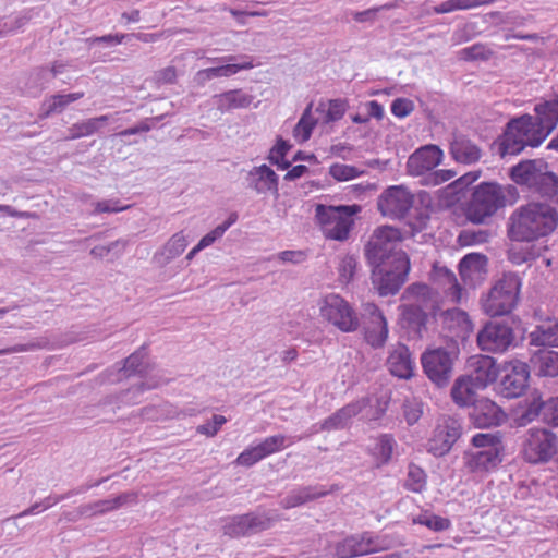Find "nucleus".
Listing matches in <instances>:
<instances>
[{
	"instance_id": "4be33fe9",
	"label": "nucleus",
	"mask_w": 558,
	"mask_h": 558,
	"mask_svg": "<svg viewBox=\"0 0 558 558\" xmlns=\"http://www.w3.org/2000/svg\"><path fill=\"white\" fill-rule=\"evenodd\" d=\"M534 111L533 126L538 135L537 142L543 143L558 124V94L535 105Z\"/></svg>"
},
{
	"instance_id": "3c124183",
	"label": "nucleus",
	"mask_w": 558,
	"mask_h": 558,
	"mask_svg": "<svg viewBox=\"0 0 558 558\" xmlns=\"http://www.w3.org/2000/svg\"><path fill=\"white\" fill-rule=\"evenodd\" d=\"M363 171L359 168L344 163H333L329 168V174L337 181H349L360 177Z\"/></svg>"
},
{
	"instance_id": "37998d69",
	"label": "nucleus",
	"mask_w": 558,
	"mask_h": 558,
	"mask_svg": "<svg viewBox=\"0 0 558 558\" xmlns=\"http://www.w3.org/2000/svg\"><path fill=\"white\" fill-rule=\"evenodd\" d=\"M395 446L396 441L391 435L383 434L376 439L371 451L378 466L390 461Z\"/></svg>"
},
{
	"instance_id": "58836bf2",
	"label": "nucleus",
	"mask_w": 558,
	"mask_h": 558,
	"mask_svg": "<svg viewBox=\"0 0 558 558\" xmlns=\"http://www.w3.org/2000/svg\"><path fill=\"white\" fill-rule=\"evenodd\" d=\"M434 271L439 283L442 284L446 296L453 303H461L463 289L458 283L456 275L446 267L435 268Z\"/></svg>"
},
{
	"instance_id": "c756f323",
	"label": "nucleus",
	"mask_w": 558,
	"mask_h": 558,
	"mask_svg": "<svg viewBox=\"0 0 558 558\" xmlns=\"http://www.w3.org/2000/svg\"><path fill=\"white\" fill-rule=\"evenodd\" d=\"M449 153L452 159L459 163L473 165L482 158V149L470 138L462 134L453 136Z\"/></svg>"
},
{
	"instance_id": "e2e57ef3",
	"label": "nucleus",
	"mask_w": 558,
	"mask_h": 558,
	"mask_svg": "<svg viewBox=\"0 0 558 558\" xmlns=\"http://www.w3.org/2000/svg\"><path fill=\"white\" fill-rule=\"evenodd\" d=\"M545 422L558 427V397L549 398L545 401Z\"/></svg>"
},
{
	"instance_id": "49530a36",
	"label": "nucleus",
	"mask_w": 558,
	"mask_h": 558,
	"mask_svg": "<svg viewBox=\"0 0 558 558\" xmlns=\"http://www.w3.org/2000/svg\"><path fill=\"white\" fill-rule=\"evenodd\" d=\"M403 486L413 493H422L426 488L425 471L415 464H410Z\"/></svg>"
},
{
	"instance_id": "c9c22d12",
	"label": "nucleus",
	"mask_w": 558,
	"mask_h": 558,
	"mask_svg": "<svg viewBox=\"0 0 558 558\" xmlns=\"http://www.w3.org/2000/svg\"><path fill=\"white\" fill-rule=\"evenodd\" d=\"M541 415L545 421V401L542 400L538 392H533L524 400V405L517 414L515 422L519 426H526Z\"/></svg>"
},
{
	"instance_id": "680f3d73",
	"label": "nucleus",
	"mask_w": 558,
	"mask_h": 558,
	"mask_svg": "<svg viewBox=\"0 0 558 558\" xmlns=\"http://www.w3.org/2000/svg\"><path fill=\"white\" fill-rule=\"evenodd\" d=\"M463 57L466 60H486L490 51L482 44H474L462 50Z\"/></svg>"
},
{
	"instance_id": "1a4fd4ad",
	"label": "nucleus",
	"mask_w": 558,
	"mask_h": 558,
	"mask_svg": "<svg viewBox=\"0 0 558 558\" xmlns=\"http://www.w3.org/2000/svg\"><path fill=\"white\" fill-rule=\"evenodd\" d=\"M402 235L399 229L390 226H381L374 230L365 245V257L368 264L376 265L387 260H395V255L404 253L398 250Z\"/></svg>"
},
{
	"instance_id": "2eb2a0df",
	"label": "nucleus",
	"mask_w": 558,
	"mask_h": 558,
	"mask_svg": "<svg viewBox=\"0 0 558 558\" xmlns=\"http://www.w3.org/2000/svg\"><path fill=\"white\" fill-rule=\"evenodd\" d=\"M462 434L460 420L444 415L437 420L432 437L427 441V451L435 457L447 454Z\"/></svg>"
},
{
	"instance_id": "393cba45",
	"label": "nucleus",
	"mask_w": 558,
	"mask_h": 558,
	"mask_svg": "<svg viewBox=\"0 0 558 558\" xmlns=\"http://www.w3.org/2000/svg\"><path fill=\"white\" fill-rule=\"evenodd\" d=\"M471 417L477 427L488 428L500 425L506 414L494 401L483 398L473 405Z\"/></svg>"
},
{
	"instance_id": "a19ab883",
	"label": "nucleus",
	"mask_w": 558,
	"mask_h": 558,
	"mask_svg": "<svg viewBox=\"0 0 558 558\" xmlns=\"http://www.w3.org/2000/svg\"><path fill=\"white\" fill-rule=\"evenodd\" d=\"M531 192L558 203V175L545 168Z\"/></svg>"
},
{
	"instance_id": "ddd939ff",
	"label": "nucleus",
	"mask_w": 558,
	"mask_h": 558,
	"mask_svg": "<svg viewBox=\"0 0 558 558\" xmlns=\"http://www.w3.org/2000/svg\"><path fill=\"white\" fill-rule=\"evenodd\" d=\"M303 438V436L288 437L281 434L266 437L260 442L250 446L244 451H242L238 456L235 463L250 468L260 460L283 450L286 447L301 441Z\"/></svg>"
},
{
	"instance_id": "338daca9",
	"label": "nucleus",
	"mask_w": 558,
	"mask_h": 558,
	"mask_svg": "<svg viewBox=\"0 0 558 558\" xmlns=\"http://www.w3.org/2000/svg\"><path fill=\"white\" fill-rule=\"evenodd\" d=\"M28 23V17L19 15L7 21H0L4 35L22 29Z\"/></svg>"
},
{
	"instance_id": "412c9836",
	"label": "nucleus",
	"mask_w": 558,
	"mask_h": 558,
	"mask_svg": "<svg viewBox=\"0 0 558 558\" xmlns=\"http://www.w3.org/2000/svg\"><path fill=\"white\" fill-rule=\"evenodd\" d=\"M366 398L350 402L325 418L323 422L312 426V434L318 432H332L344 429L350 426L352 418L355 417L367 405Z\"/></svg>"
},
{
	"instance_id": "6ab92c4d",
	"label": "nucleus",
	"mask_w": 558,
	"mask_h": 558,
	"mask_svg": "<svg viewBox=\"0 0 558 558\" xmlns=\"http://www.w3.org/2000/svg\"><path fill=\"white\" fill-rule=\"evenodd\" d=\"M364 338L374 349L383 348L387 341L389 329L386 317L374 303L364 304Z\"/></svg>"
},
{
	"instance_id": "f704fd0d",
	"label": "nucleus",
	"mask_w": 558,
	"mask_h": 558,
	"mask_svg": "<svg viewBox=\"0 0 558 558\" xmlns=\"http://www.w3.org/2000/svg\"><path fill=\"white\" fill-rule=\"evenodd\" d=\"M187 243L183 232L173 234L167 243L154 254V260L161 266L169 264L185 251Z\"/></svg>"
},
{
	"instance_id": "4c0bfd02",
	"label": "nucleus",
	"mask_w": 558,
	"mask_h": 558,
	"mask_svg": "<svg viewBox=\"0 0 558 558\" xmlns=\"http://www.w3.org/2000/svg\"><path fill=\"white\" fill-rule=\"evenodd\" d=\"M84 97L83 92L70 94H56L47 98L41 106L40 118L45 119L53 113L62 112L68 105Z\"/></svg>"
},
{
	"instance_id": "39448f33",
	"label": "nucleus",
	"mask_w": 558,
	"mask_h": 558,
	"mask_svg": "<svg viewBox=\"0 0 558 558\" xmlns=\"http://www.w3.org/2000/svg\"><path fill=\"white\" fill-rule=\"evenodd\" d=\"M521 278L514 272L505 274L482 298L483 311L492 316L509 314L518 304Z\"/></svg>"
},
{
	"instance_id": "4d7b16f0",
	"label": "nucleus",
	"mask_w": 558,
	"mask_h": 558,
	"mask_svg": "<svg viewBox=\"0 0 558 558\" xmlns=\"http://www.w3.org/2000/svg\"><path fill=\"white\" fill-rule=\"evenodd\" d=\"M418 522L436 532L445 531L450 526L449 519L435 514L424 515Z\"/></svg>"
},
{
	"instance_id": "f8f14e48",
	"label": "nucleus",
	"mask_w": 558,
	"mask_h": 558,
	"mask_svg": "<svg viewBox=\"0 0 558 558\" xmlns=\"http://www.w3.org/2000/svg\"><path fill=\"white\" fill-rule=\"evenodd\" d=\"M454 359L452 351L439 347L426 350L421 356V363L430 381L444 387L451 379Z\"/></svg>"
},
{
	"instance_id": "69168bd1",
	"label": "nucleus",
	"mask_w": 558,
	"mask_h": 558,
	"mask_svg": "<svg viewBox=\"0 0 558 558\" xmlns=\"http://www.w3.org/2000/svg\"><path fill=\"white\" fill-rule=\"evenodd\" d=\"M456 174L457 173L452 170L433 171L425 178V183L427 185H434V186L439 185V184H442V183L451 180L453 177H456Z\"/></svg>"
},
{
	"instance_id": "f257e3e1",
	"label": "nucleus",
	"mask_w": 558,
	"mask_h": 558,
	"mask_svg": "<svg viewBox=\"0 0 558 558\" xmlns=\"http://www.w3.org/2000/svg\"><path fill=\"white\" fill-rule=\"evenodd\" d=\"M558 226V211L555 207L531 202L518 207L509 217L507 233L511 241L533 242L553 233Z\"/></svg>"
},
{
	"instance_id": "6e6552de",
	"label": "nucleus",
	"mask_w": 558,
	"mask_h": 558,
	"mask_svg": "<svg viewBox=\"0 0 558 558\" xmlns=\"http://www.w3.org/2000/svg\"><path fill=\"white\" fill-rule=\"evenodd\" d=\"M506 206V195L497 183L484 182L474 190L466 208V217L474 223H483L487 218Z\"/></svg>"
},
{
	"instance_id": "c85d7f7f",
	"label": "nucleus",
	"mask_w": 558,
	"mask_h": 558,
	"mask_svg": "<svg viewBox=\"0 0 558 558\" xmlns=\"http://www.w3.org/2000/svg\"><path fill=\"white\" fill-rule=\"evenodd\" d=\"M253 95L244 92L241 88L230 89L211 97L213 106L221 113L229 112L235 109H245L253 102Z\"/></svg>"
},
{
	"instance_id": "f3484780",
	"label": "nucleus",
	"mask_w": 558,
	"mask_h": 558,
	"mask_svg": "<svg viewBox=\"0 0 558 558\" xmlns=\"http://www.w3.org/2000/svg\"><path fill=\"white\" fill-rule=\"evenodd\" d=\"M414 203L413 194L404 186L393 185L386 189L377 201L378 210L391 219L404 218Z\"/></svg>"
},
{
	"instance_id": "c03bdc74",
	"label": "nucleus",
	"mask_w": 558,
	"mask_h": 558,
	"mask_svg": "<svg viewBox=\"0 0 558 558\" xmlns=\"http://www.w3.org/2000/svg\"><path fill=\"white\" fill-rule=\"evenodd\" d=\"M317 124V119L312 113V104H310L302 113L299 122L294 126L293 136L300 143L310 140L314 128Z\"/></svg>"
},
{
	"instance_id": "6e6d98bb",
	"label": "nucleus",
	"mask_w": 558,
	"mask_h": 558,
	"mask_svg": "<svg viewBox=\"0 0 558 558\" xmlns=\"http://www.w3.org/2000/svg\"><path fill=\"white\" fill-rule=\"evenodd\" d=\"M225 423H227V418L216 414L213 416L211 421L197 426V433L207 437H214Z\"/></svg>"
},
{
	"instance_id": "ea45409f",
	"label": "nucleus",
	"mask_w": 558,
	"mask_h": 558,
	"mask_svg": "<svg viewBox=\"0 0 558 558\" xmlns=\"http://www.w3.org/2000/svg\"><path fill=\"white\" fill-rule=\"evenodd\" d=\"M109 119V114H104L74 123L71 128H69V135L64 137V140L72 141L85 136H90L95 134L106 122H108Z\"/></svg>"
},
{
	"instance_id": "e433bc0d",
	"label": "nucleus",
	"mask_w": 558,
	"mask_h": 558,
	"mask_svg": "<svg viewBox=\"0 0 558 558\" xmlns=\"http://www.w3.org/2000/svg\"><path fill=\"white\" fill-rule=\"evenodd\" d=\"M327 494L326 490L317 486H304L291 490L281 501L286 509L299 507L311 500L323 497Z\"/></svg>"
},
{
	"instance_id": "5fc2aeb1",
	"label": "nucleus",
	"mask_w": 558,
	"mask_h": 558,
	"mask_svg": "<svg viewBox=\"0 0 558 558\" xmlns=\"http://www.w3.org/2000/svg\"><path fill=\"white\" fill-rule=\"evenodd\" d=\"M128 34H108L99 37H89L85 40L89 48H93L96 45H107V46H116L123 43L125 38H128Z\"/></svg>"
},
{
	"instance_id": "a18cd8bd",
	"label": "nucleus",
	"mask_w": 558,
	"mask_h": 558,
	"mask_svg": "<svg viewBox=\"0 0 558 558\" xmlns=\"http://www.w3.org/2000/svg\"><path fill=\"white\" fill-rule=\"evenodd\" d=\"M146 349L142 347L140 350L131 354L125 359L123 368L121 371L124 372L125 376H131L135 374H144L147 371L146 363Z\"/></svg>"
},
{
	"instance_id": "13d9d810",
	"label": "nucleus",
	"mask_w": 558,
	"mask_h": 558,
	"mask_svg": "<svg viewBox=\"0 0 558 558\" xmlns=\"http://www.w3.org/2000/svg\"><path fill=\"white\" fill-rule=\"evenodd\" d=\"M414 110V104L408 98H397L391 104V113L397 118H405Z\"/></svg>"
},
{
	"instance_id": "a211bd4d",
	"label": "nucleus",
	"mask_w": 558,
	"mask_h": 558,
	"mask_svg": "<svg viewBox=\"0 0 558 558\" xmlns=\"http://www.w3.org/2000/svg\"><path fill=\"white\" fill-rule=\"evenodd\" d=\"M505 374L498 384V392L507 398H518L529 386L530 366L522 361L514 360L505 366Z\"/></svg>"
},
{
	"instance_id": "bf43d9fd",
	"label": "nucleus",
	"mask_w": 558,
	"mask_h": 558,
	"mask_svg": "<svg viewBox=\"0 0 558 558\" xmlns=\"http://www.w3.org/2000/svg\"><path fill=\"white\" fill-rule=\"evenodd\" d=\"M363 534L365 547L367 548V555L388 549V544L384 537L379 535H373L369 532H365Z\"/></svg>"
},
{
	"instance_id": "7c9ffc66",
	"label": "nucleus",
	"mask_w": 558,
	"mask_h": 558,
	"mask_svg": "<svg viewBox=\"0 0 558 558\" xmlns=\"http://www.w3.org/2000/svg\"><path fill=\"white\" fill-rule=\"evenodd\" d=\"M470 366L472 367V374L468 376L482 389L494 383L498 377V367L496 362L488 355L472 357Z\"/></svg>"
},
{
	"instance_id": "473e14b6",
	"label": "nucleus",
	"mask_w": 558,
	"mask_h": 558,
	"mask_svg": "<svg viewBox=\"0 0 558 558\" xmlns=\"http://www.w3.org/2000/svg\"><path fill=\"white\" fill-rule=\"evenodd\" d=\"M529 344L538 349H558V323L537 325L527 336Z\"/></svg>"
},
{
	"instance_id": "79ce46f5",
	"label": "nucleus",
	"mask_w": 558,
	"mask_h": 558,
	"mask_svg": "<svg viewBox=\"0 0 558 558\" xmlns=\"http://www.w3.org/2000/svg\"><path fill=\"white\" fill-rule=\"evenodd\" d=\"M336 554L339 558H352L367 555L364 534L352 535L337 544Z\"/></svg>"
},
{
	"instance_id": "09e8293b",
	"label": "nucleus",
	"mask_w": 558,
	"mask_h": 558,
	"mask_svg": "<svg viewBox=\"0 0 558 558\" xmlns=\"http://www.w3.org/2000/svg\"><path fill=\"white\" fill-rule=\"evenodd\" d=\"M290 148L291 145L287 141H284L282 137H278L276 145L269 151L268 160L281 170L288 169L291 163L290 161L286 160L284 157Z\"/></svg>"
},
{
	"instance_id": "9d476101",
	"label": "nucleus",
	"mask_w": 558,
	"mask_h": 558,
	"mask_svg": "<svg viewBox=\"0 0 558 558\" xmlns=\"http://www.w3.org/2000/svg\"><path fill=\"white\" fill-rule=\"evenodd\" d=\"M522 454L530 463H546L558 456V437L546 428H531L524 436Z\"/></svg>"
},
{
	"instance_id": "cd10ccee",
	"label": "nucleus",
	"mask_w": 558,
	"mask_h": 558,
	"mask_svg": "<svg viewBox=\"0 0 558 558\" xmlns=\"http://www.w3.org/2000/svg\"><path fill=\"white\" fill-rule=\"evenodd\" d=\"M387 366L393 376L409 379L414 374L415 363L408 347L397 343L389 350Z\"/></svg>"
},
{
	"instance_id": "0eeeda50",
	"label": "nucleus",
	"mask_w": 558,
	"mask_h": 558,
	"mask_svg": "<svg viewBox=\"0 0 558 558\" xmlns=\"http://www.w3.org/2000/svg\"><path fill=\"white\" fill-rule=\"evenodd\" d=\"M359 211L360 206L357 205L326 206L318 204L315 209V217L327 239L343 241L349 236L353 225V215Z\"/></svg>"
},
{
	"instance_id": "864d4df0",
	"label": "nucleus",
	"mask_w": 558,
	"mask_h": 558,
	"mask_svg": "<svg viewBox=\"0 0 558 558\" xmlns=\"http://www.w3.org/2000/svg\"><path fill=\"white\" fill-rule=\"evenodd\" d=\"M348 107L349 105L345 99H331L329 101L326 113V122H335L340 120L344 116Z\"/></svg>"
},
{
	"instance_id": "8fccbe9b",
	"label": "nucleus",
	"mask_w": 558,
	"mask_h": 558,
	"mask_svg": "<svg viewBox=\"0 0 558 558\" xmlns=\"http://www.w3.org/2000/svg\"><path fill=\"white\" fill-rule=\"evenodd\" d=\"M135 498L134 494H121L111 499H104L95 502L92 506L93 513L102 514L111 510H116Z\"/></svg>"
},
{
	"instance_id": "423d86ee",
	"label": "nucleus",
	"mask_w": 558,
	"mask_h": 558,
	"mask_svg": "<svg viewBox=\"0 0 558 558\" xmlns=\"http://www.w3.org/2000/svg\"><path fill=\"white\" fill-rule=\"evenodd\" d=\"M372 282L381 296L396 294L408 279L410 258L398 253L395 260L372 265Z\"/></svg>"
},
{
	"instance_id": "052dcab7",
	"label": "nucleus",
	"mask_w": 558,
	"mask_h": 558,
	"mask_svg": "<svg viewBox=\"0 0 558 558\" xmlns=\"http://www.w3.org/2000/svg\"><path fill=\"white\" fill-rule=\"evenodd\" d=\"M29 78L36 87L44 89L46 84L52 80L49 66H38L33 69L29 74Z\"/></svg>"
},
{
	"instance_id": "bb28decb",
	"label": "nucleus",
	"mask_w": 558,
	"mask_h": 558,
	"mask_svg": "<svg viewBox=\"0 0 558 558\" xmlns=\"http://www.w3.org/2000/svg\"><path fill=\"white\" fill-rule=\"evenodd\" d=\"M545 168H548V163L542 159L522 160L510 169V178L518 185L532 191Z\"/></svg>"
},
{
	"instance_id": "2f4dec72",
	"label": "nucleus",
	"mask_w": 558,
	"mask_h": 558,
	"mask_svg": "<svg viewBox=\"0 0 558 558\" xmlns=\"http://www.w3.org/2000/svg\"><path fill=\"white\" fill-rule=\"evenodd\" d=\"M531 365L538 376H558V351L551 349H537L531 356Z\"/></svg>"
},
{
	"instance_id": "4468645a",
	"label": "nucleus",
	"mask_w": 558,
	"mask_h": 558,
	"mask_svg": "<svg viewBox=\"0 0 558 558\" xmlns=\"http://www.w3.org/2000/svg\"><path fill=\"white\" fill-rule=\"evenodd\" d=\"M513 328L505 322L492 320L478 331L476 340L482 351L504 353L514 342Z\"/></svg>"
},
{
	"instance_id": "72a5a7b5",
	"label": "nucleus",
	"mask_w": 558,
	"mask_h": 558,
	"mask_svg": "<svg viewBox=\"0 0 558 558\" xmlns=\"http://www.w3.org/2000/svg\"><path fill=\"white\" fill-rule=\"evenodd\" d=\"M480 389L469 376L459 377L451 388V397L459 407L474 405L477 402L476 395Z\"/></svg>"
},
{
	"instance_id": "9b49d317",
	"label": "nucleus",
	"mask_w": 558,
	"mask_h": 558,
	"mask_svg": "<svg viewBox=\"0 0 558 558\" xmlns=\"http://www.w3.org/2000/svg\"><path fill=\"white\" fill-rule=\"evenodd\" d=\"M319 311L325 320L342 332L355 331L360 326L355 311L339 294H327L320 302Z\"/></svg>"
},
{
	"instance_id": "603ef678",
	"label": "nucleus",
	"mask_w": 558,
	"mask_h": 558,
	"mask_svg": "<svg viewBox=\"0 0 558 558\" xmlns=\"http://www.w3.org/2000/svg\"><path fill=\"white\" fill-rule=\"evenodd\" d=\"M357 268V259L353 255L343 256L338 266L339 280L342 283H349L356 271Z\"/></svg>"
},
{
	"instance_id": "aec40b11",
	"label": "nucleus",
	"mask_w": 558,
	"mask_h": 558,
	"mask_svg": "<svg viewBox=\"0 0 558 558\" xmlns=\"http://www.w3.org/2000/svg\"><path fill=\"white\" fill-rule=\"evenodd\" d=\"M444 151L433 144L417 148L410 155L407 161V172L412 177H421L433 170L441 163Z\"/></svg>"
},
{
	"instance_id": "dca6fc26",
	"label": "nucleus",
	"mask_w": 558,
	"mask_h": 558,
	"mask_svg": "<svg viewBox=\"0 0 558 558\" xmlns=\"http://www.w3.org/2000/svg\"><path fill=\"white\" fill-rule=\"evenodd\" d=\"M211 62L226 63L219 66L203 69L196 72L194 82L203 87L206 83L216 77H229L235 75L240 71L251 70L254 68L253 59L250 56H223L221 58H209Z\"/></svg>"
},
{
	"instance_id": "7ed1b4c3",
	"label": "nucleus",
	"mask_w": 558,
	"mask_h": 558,
	"mask_svg": "<svg viewBox=\"0 0 558 558\" xmlns=\"http://www.w3.org/2000/svg\"><path fill=\"white\" fill-rule=\"evenodd\" d=\"M402 298L411 302L401 306V318L404 327L421 338L423 331L426 330L427 311L435 307V293L425 283H413L405 289Z\"/></svg>"
},
{
	"instance_id": "0e129e2a",
	"label": "nucleus",
	"mask_w": 558,
	"mask_h": 558,
	"mask_svg": "<svg viewBox=\"0 0 558 558\" xmlns=\"http://www.w3.org/2000/svg\"><path fill=\"white\" fill-rule=\"evenodd\" d=\"M128 206H123L120 204L118 199H104L99 201L95 204V214L100 213H119L126 209Z\"/></svg>"
},
{
	"instance_id": "774afa93",
	"label": "nucleus",
	"mask_w": 558,
	"mask_h": 558,
	"mask_svg": "<svg viewBox=\"0 0 558 558\" xmlns=\"http://www.w3.org/2000/svg\"><path fill=\"white\" fill-rule=\"evenodd\" d=\"M125 245H126L125 241L117 240L106 246L98 245V246L93 247L90 250V255H93L94 257H97V258H102V257L107 256L111 251H113L118 247H120V250L123 251Z\"/></svg>"
},
{
	"instance_id": "20e7f679",
	"label": "nucleus",
	"mask_w": 558,
	"mask_h": 558,
	"mask_svg": "<svg viewBox=\"0 0 558 558\" xmlns=\"http://www.w3.org/2000/svg\"><path fill=\"white\" fill-rule=\"evenodd\" d=\"M538 135L533 126V117L524 114L508 122L502 136L494 143L500 157L520 154L526 146L538 147Z\"/></svg>"
},
{
	"instance_id": "a878e982",
	"label": "nucleus",
	"mask_w": 558,
	"mask_h": 558,
	"mask_svg": "<svg viewBox=\"0 0 558 558\" xmlns=\"http://www.w3.org/2000/svg\"><path fill=\"white\" fill-rule=\"evenodd\" d=\"M441 325L451 338L465 340L473 330V323L468 313L461 308H449L440 315Z\"/></svg>"
},
{
	"instance_id": "f03ea898",
	"label": "nucleus",
	"mask_w": 558,
	"mask_h": 558,
	"mask_svg": "<svg viewBox=\"0 0 558 558\" xmlns=\"http://www.w3.org/2000/svg\"><path fill=\"white\" fill-rule=\"evenodd\" d=\"M473 446L464 456V465L472 473L490 472L504 457L502 436L499 433H478L471 439Z\"/></svg>"
},
{
	"instance_id": "b1692460",
	"label": "nucleus",
	"mask_w": 558,
	"mask_h": 558,
	"mask_svg": "<svg viewBox=\"0 0 558 558\" xmlns=\"http://www.w3.org/2000/svg\"><path fill=\"white\" fill-rule=\"evenodd\" d=\"M247 189L259 195L279 194V177L267 165L255 166L246 174Z\"/></svg>"
},
{
	"instance_id": "5701e85b",
	"label": "nucleus",
	"mask_w": 558,
	"mask_h": 558,
	"mask_svg": "<svg viewBox=\"0 0 558 558\" xmlns=\"http://www.w3.org/2000/svg\"><path fill=\"white\" fill-rule=\"evenodd\" d=\"M269 526L270 520L266 515L247 513L232 517L223 526V531L231 537H241L267 530Z\"/></svg>"
},
{
	"instance_id": "de8ad7c7",
	"label": "nucleus",
	"mask_w": 558,
	"mask_h": 558,
	"mask_svg": "<svg viewBox=\"0 0 558 558\" xmlns=\"http://www.w3.org/2000/svg\"><path fill=\"white\" fill-rule=\"evenodd\" d=\"M486 264L483 255L472 253L465 255L459 263V272L463 279L472 274H480Z\"/></svg>"
}]
</instances>
